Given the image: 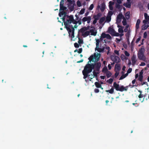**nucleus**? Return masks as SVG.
Wrapping results in <instances>:
<instances>
[{"label":"nucleus","mask_w":149,"mask_h":149,"mask_svg":"<svg viewBox=\"0 0 149 149\" xmlns=\"http://www.w3.org/2000/svg\"><path fill=\"white\" fill-rule=\"evenodd\" d=\"M86 65L91 72L93 69L95 71L99 72L101 67V63L100 62H95L94 63L91 64L88 63Z\"/></svg>","instance_id":"1"},{"label":"nucleus","mask_w":149,"mask_h":149,"mask_svg":"<svg viewBox=\"0 0 149 149\" xmlns=\"http://www.w3.org/2000/svg\"><path fill=\"white\" fill-rule=\"evenodd\" d=\"M113 86L117 91L123 92L124 91H127L128 86L124 87L123 86H119L118 84H117L116 82H114L113 84Z\"/></svg>","instance_id":"2"},{"label":"nucleus","mask_w":149,"mask_h":149,"mask_svg":"<svg viewBox=\"0 0 149 149\" xmlns=\"http://www.w3.org/2000/svg\"><path fill=\"white\" fill-rule=\"evenodd\" d=\"M65 28L68 31L70 36L71 34V37L72 38L74 37V29L72 25H69V26H65Z\"/></svg>","instance_id":"3"},{"label":"nucleus","mask_w":149,"mask_h":149,"mask_svg":"<svg viewBox=\"0 0 149 149\" xmlns=\"http://www.w3.org/2000/svg\"><path fill=\"white\" fill-rule=\"evenodd\" d=\"M91 72V70L85 65L84 70L82 71V73L84 75V79H86L87 77H89L90 75L88 74Z\"/></svg>","instance_id":"4"},{"label":"nucleus","mask_w":149,"mask_h":149,"mask_svg":"<svg viewBox=\"0 0 149 149\" xmlns=\"http://www.w3.org/2000/svg\"><path fill=\"white\" fill-rule=\"evenodd\" d=\"M91 72V70L85 65L84 70L82 71V73L84 75V79H86L87 77H89L90 75L88 74Z\"/></svg>","instance_id":"5"},{"label":"nucleus","mask_w":149,"mask_h":149,"mask_svg":"<svg viewBox=\"0 0 149 149\" xmlns=\"http://www.w3.org/2000/svg\"><path fill=\"white\" fill-rule=\"evenodd\" d=\"M67 18L68 19H67V23H68V25L72 23L75 24H77V21L74 19L72 15H71L70 16H67Z\"/></svg>","instance_id":"6"},{"label":"nucleus","mask_w":149,"mask_h":149,"mask_svg":"<svg viewBox=\"0 0 149 149\" xmlns=\"http://www.w3.org/2000/svg\"><path fill=\"white\" fill-rule=\"evenodd\" d=\"M100 42V40L99 39L96 40V47L95 50H97L98 52H103L104 49L103 47L102 48L99 47V44Z\"/></svg>","instance_id":"7"},{"label":"nucleus","mask_w":149,"mask_h":149,"mask_svg":"<svg viewBox=\"0 0 149 149\" xmlns=\"http://www.w3.org/2000/svg\"><path fill=\"white\" fill-rule=\"evenodd\" d=\"M111 59L112 61L116 63H119L120 61L119 57L116 55H111Z\"/></svg>","instance_id":"8"},{"label":"nucleus","mask_w":149,"mask_h":149,"mask_svg":"<svg viewBox=\"0 0 149 149\" xmlns=\"http://www.w3.org/2000/svg\"><path fill=\"white\" fill-rule=\"evenodd\" d=\"M137 56L139 60L146 62V57L144 54H137Z\"/></svg>","instance_id":"9"},{"label":"nucleus","mask_w":149,"mask_h":149,"mask_svg":"<svg viewBox=\"0 0 149 149\" xmlns=\"http://www.w3.org/2000/svg\"><path fill=\"white\" fill-rule=\"evenodd\" d=\"M125 17L121 13H120L117 16L116 18V22L118 23H120L122 19H123Z\"/></svg>","instance_id":"10"},{"label":"nucleus","mask_w":149,"mask_h":149,"mask_svg":"<svg viewBox=\"0 0 149 149\" xmlns=\"http://www.w3.org/2000/svg\"><path fill=\"white\" fill-rule=\"evenodd\" d=\"M91 16H89L83 17L82 19V21L83 23L87 21V23L88 24H89L91 22Z\"/></svg>","instance_id":"11"},{"label":"nucleus","mask_w":149,"mask_h":149,"mask_svg":"<svg viewBox=\"0 0 149 149\" xmlns=\"http://www.w3.org/2000/svg\"><path fill=\"white\" fill-rule=\"evenodd\" d=\"M64 1V0H61L60 4V11H64L67 9L66 7L63 6Z\"/></svg>","instance_id":"12"},{"label":"nucleus","mask_w":149,"mask_h":149,"mask_svg":"<svg viewBox=\"0 0 149 149\" xmlns=\"http://www.w3.org/2000/svg\"><path fill=\"white\" fill-rule=\"evenodd\" d=\"M144 16L145 19L143 21V23H148L149 22V15L148 16L147 14L145 13Z\"/></svg>","instance_id":"13"},{"label":"nucleus","mask_w":149,"mask_h":149,"mask_svg":"<svg viewBox=\"0 0 149 149\" xmlns=\"http://www.w3.org/2000/svg\"><path fill=\"white\" fill-rule=\"evenodd\" d=\"M131 60L132 62V65H134L137 61V59L136 56L134 54L131 58Z\"/></svg>","instance_id":"14"},{"label":"nucleus","mask_w":149,"mask_h":149,"mask_svg":"<svg viewBox=\"0 0 149 149\" xmlns=\"http://www.w3.org/2000/svg\"><path fill=\"white\" fill-rule=\"evenodd\" d=\"M98 54L100 55V54H96L95 53L94 54L93 56L94 57V59H95V62H97L99 61L100 56H98Z\"/></svg>","instance_id":"15"},{"label":"nucleus","mask_w":149,"mask_h":149,"mask_svg":"<svg viewBox=\"0 0 149 149\" xmlns=\"http://www.w3.org/2000/svg\"><path fill=\"white\" fill-rule=\"evenodd\" d=\"M108 31L109 33L111 34L112 36L113 35V33H115V31L114 30L110 27H109V28Z\"/></svg>","instance_id":"16"},{"label":"nucleus","mask_w":149,"mask_h":149,"mask_svg":"<svg viewBox=\"0 0 149 149\" xmlns=\"http://www.w3.org/2000/svg\"><path fill=\"white\" fill-rule=\"evenodd\" d=\"M143 72L142 71H141L139 72V77L138 79V80L140 82H142L143 81Z\"/></svg>","instance_id":"17"},{"label":"nucleus","mask_w":149,"mask_h":149,"mask_svg":"<svg viewBox=\"0 0 149 149\" xmlns=\"http://www.w3.org/2000/svg\"><path fill=\"white\" fill-rule=\"evenodd\" d=\"M90 32L91 33V35L95 36L97 33L96 30L95 31L94 29H91L90 30Z\"/></svg>","instance_id":"18"},{"label":"nucleus","mask_w":149,"mask_h":149,"mask_svg":"<svg viewBox=\"0 0 149 149\" xmlns=\"http://www.w3.org/2000/svg\"><path fill=\"white\" fill-rule=\"evenodd\" d=\"M144 25L142 26V30H145L149 26V22L143 23Z\"/></svg>","instance_id":"19"},{"label":"nucleus","mask_w":149,"mask_h":149,"mask_svg":"<svg viewBox=\"0 0 149 149\" xmlns=\"http://www.w3.org/2000/svg\"><path fill=\"white\" fill-rule=\"evenodd\" d=\"M102 15V14L101 13H99L96 15H94L93 17L94 19H97V20L99 19L100 18Z\"/></svg>","instance_id":"20"},{"label":"nucleus","mask_w":149,"mask_h":149,"mask_svg":"<svg viewBox=\"0 0 149 149\" xmlns=\"http://www.w3.org/2000/svg\"><path fill=\"white\" fill-rule=\"evenodd\" d=\"M101 8H100V10L102 12L104 11L105 9V4L103 2L102 3Z\"/></svg>","instance_id":"21"},{"label":"nucleus","mask_w":149,"mask_h":149,"mask_svg":"<svg viewBox=\"0 0 149 149\" xmlns=\"http://www.w3.org/2000/svg\"><path fill=\"white\" fill-rule=\"evenodd\" d=\"M88 59L89 60V61L88 62V63H90L91 61L95 62L94 61V57L93 55L90 56L88 58Z\"/></svg>","instance_id":"22"},{"label":"nucleus","mask_w":149,"mask_h":149,"mask_svg":"<svg viewBox=\"0 0 149 149\" xmlns=\"http://www.w3.org/2000/svg\"><path fill=\"white\" fill-rule=\"evenodd\" d=\"M90 33V31H86L84 33L82 34V36L84 37H86L89 35Z\"/></svg>","instance_id":"23"},{"label":"nucleus","mask_w":149,"mask_h":149,"mask_svg":"<svg viewBox=\"0 0 149 149\" xmlns=\"http://www.w3.org/2000/svg\"><path fill=\"white\" fill-rule=\"evenodd\" d=\"M140 22V19H138L136 25V29H138L139 28V25Z\"/></svg>","instance_id":"24"},{"label":"nucleus","mask_w":149,"mask_h":149,"mask_svg":"<svg viewBox=\"0 0 149 149\" xmlns=\"http://www.w3.org/2000/svg\"><path fill=\"white\" fill-rule=\"evenodd\" d=\"M123 5L128 8H130L131 6V3L129 2H128V3H127L126 4L124 3Z\"/></svg>","instance_id":"25"},{"label":"nucleus","mask_w":149,"mask_h":149,"mask_svg":"<svg viewBox=\"0 0 149 149\" xmlns=\"http://www.w3.org/2000/svg\"><path fill=\"white\" fill-rule=\"evenodd\" d=\"M109 71L108 70L107 67L106 66L104 67L102 69V72L104 73H106L107 72Z\"/></svg>","instance_id":"26"},{"label":"nucleus","mask_w":149,"mask_h":149,"mask_svg":"<svg viewBox=\"0 0 149 149\" xmlns=\"http://www.w3.org/2000/svg\"><path fill=\"white\" fill-rule=\"evenodd\" d=\"M95 85L97 88H101V85L99 82H96L95 83Z\"/></svg>","instance_id":"27"},{"label":"nucleus","mask_w":149,"mask_h":149,"mask_svg":"<svg viewBox=\"0 0 149 149\" xmlns=\"http://www.w3.org/2000/svg\"><path fill=\"white\" fill-rule=\"evenodd\" d=\"M144 48H141L137 54H144Z\"/></svg>","instance_id":"28"},{"label":"nucleus","mask_w":149,"mask_h":149,"mask_svg":"<svg viewBox=\"0 0 149 149\" xmlns=\"http://www.w3.org/2000/svg\"><path fill=\"white\" fill-rule=\"evenodd\" d=\"M106 91L107 92H109L110 94H113L114 92V88L112 87L110 90H106Z\"/></svg>","instance_id":"29"},{"label":"nucleus","mask_w":149,"mask_h":149,"mask_svg":"<svg viewBox=\"0 0 149 149\" xmlns=\"http://www.w3.org/2000/svg\"><path fill=\"white\" fill-rule=\"evenodd\" d=\"M65 17H63L62 18L63 21L64 22V25L65 26H66L68 25V22H67V20L66 21H65Z\"/></svg>","instance_id":"30"},{"label":"nucleus","mask_w":149,"mask_h":149,"mask_svg":"<svg viewBox=\"0 0 149 149\" xmlns=\"http://www.w3.org/2000/svg\"><path fill=\"white\" fill-rule=\"evenodd\" d=\"M115 68L116 69H117L118 71H119L120 69V65L118 63H116L115 65Z\"/></svg>","instance_id":"31"},{"label":"nucleus","mask_w":149,"mask_h":149,"mask_svg":"<svg viewBox=\"0 0 149 149\" xmlns=\"http://www.w3.org/2000/svg\"><path fill=\"white\" fill-rule=\"evenodd\" d=\"M105 74L107 78L110 77L112 75L111 73L109 71L107 72Z\"/></svg>","instance_id":"32"},{"label":"nucleus","mask_w":149,"mask_h":149,"mask_svg":"<svg viewBox=\"0 0 149 149\" xmlns=\"http://www.w3.org/2000/svg\"><path fill=\"white\" fill-rule=\"evenodd\" d=\"M123 21L122 22L123 25L124 26H125L127 24L126 19L125 18V17H124V18L123 19Z\"/></svg>","instance_id":"33"},{"label":"nucleus","mask_w":149,"mask_h":149,"mask_svg":"<svg viewBox=\"0 0 149 149\" xmlns=\"http://www.w3.org/2000/svg\"><path fill=\"white\" fill-rule=\"evenodd\" d=\"M105 18L104 17H102L100 18L99 21V23L100 24H102V23L105 20Z\"/></svg>","instance_id":"34"},{"label":"nucleus","mask_w":149,"mask_h":149,"mask_svg":"<svg viewBox=\"0 0 149 149\" xmlns=\"http://www.w3.org/2000/svg\"><path fill=\"white\" fill-rule=\"evenodd\" d=\"M59 11H60V12L59 13L58 15L60 17H61V15H63L65 13V12H65L64 11H63V10H62V11L59 10Z\"/></svg>","instance_id":"35"},{"label":"nucleus","mask_w":149,"mask_h":149,"mask_svg":"<svg viewBox=\"0 0 149 149\" xmlns=\"http://www.w3.org/2000/svg\"><path fill=\"white\" fill-rule=\"evenodd\" d=\"M86 29L84 27L81 28L80 30V31L82 33H84V32L86 31Z\"/></svg>","instance_id":"36"},{"label":"nucleus","mask_w":149,"mask_h":149,"mask_svg":"<svg viewBox=\"0 0 149 149\" xmlns=\"http://www.w3.org/2000/svg\"><path fill=\"white\" fill-rule=\"evenodd\" d=\"M107 34H105V33H103L101 35V39L102 40V38H104L106 37Z\"/></svg>","instance_id":"37"},{"label":"nucleus","mask_w":149,"mask_h":149,"mask_svg":"<svg viewBox=\"0 0 149 149\" xmlns=\"http://www.w3.org/2000/svg\"><path fill=\"white\" fill-rule=\"evenodd\" d=\"M95 71L94 70L93 72V74L94 75V77L95 76L96 77H97L98 74H99L100 72H97Z\"/></svg>","instance_id":"38"},{"label":"nucleus","mask_w":149,"mask_h":149,"mask_svg":"<svg viewBox=\"0 0 149 149\" xmlns=\"http://www.w3.org/2000/svg\"><path fill=\"white\" fill-rule=\"evenodd\" d=\"M111 19V17H109L108 16H107L106 18V21L109 22H110Z\"/></svg>","instance_id":"39"},{"label":"nucleus","mask_w":149,"mask_h":149,"mask_svg":"<svg viewBox=\"0 0 149 149\" xmlns=\"http://www.w3.org/2000/svg\"><path fill=\"white\" fill-rule=\"evenodd\" d=\"M113 14V12L111 11H109L107 16L111 17V16Z\"/></svg>","instance_id":"40"},{"label":"nucleus","mask_w":149,"mask_h":149,"mask_svg":"<svg viewBox=\"0 0 149 149\" xmlns=\"http://www.w3.org/2000/svg\"><path fill=\"white\" fill-rule=\"evenodd\" d=\"M104 47V49H106L108 50L107 54H108L110 51V47L109 46H107L106 47Z\"/></svg>","instance_id":"41"},{"label":"nucleus","mask_w":149,"mask_h":149,"mask_svg":"<svg viewBox=\"0 0 149 149\" xmlns=\"http://www.w3.org/2000/svg\"><path fill=\"white\" fill-rule=\"evenodd\" d=\"M85 9L84 8H83L81 9L79 13L80 14L82 15L85 12Z\"/></svg>","instance_id":"42"},{"label":"nucleus","mask_w":149,"mask_h":149,"mask_svg":"<svg viewBox=\"0 0 149 149\" xmlns=\"http://www.w3.org/2000/svg\"><path fill=\"white\" fill-rule=\"evenodd\" d=\"M113 79L110 78L107 80V82H109L110 84H111L113 82Z\"/></svg>","instance_id":"43"},{"label":"nucleus","mask_w":149,"mask_h":149,"mask_svg":"<svg viewBox=\"0 0 149 149\" xmlns=\"http://www.w3.org/2000/svg\"><path fill=\"white\" fill-rule=\"evenodd\" d=\"M120 36V34L116 32L115 31V33H113L112 36Z\"/></svg>","instance_id":"44"},{"label":"nucleus","mask_w":149,"mask_h":149,"mask_svg":"<svg viewBox=\"0 0 149 149\" xmlns=\"http://www.w3.org/2000/svg\"><path fill=\"white\" fill-rule=\"evenodd\" d=\"M125 36L126 37V38H129V37L130 36V32L129 31L127 32L125 34Z\"/></svg>","instance_id":"45"},{"label":"nucleus","mask_w":149,"mask_h":149,"mask_svg":"<svg viewBox=\"0 0 149 149\" xmlns=\"http://www.w3.org/2000/svg\"><path fill=\"white\" fill-rule=\"evenodd\" d=\"M77 6L79 7H80L81 6V3L80 1H77Z\"/></svg>","instance_id":"46"},{"label":"nucleus","mask_w":149,"mask_h":149,"mask_svg":"<svg viewBox=\"0 0 149 149\" xmlns=\"http://www.w3.org/2000/svg\"><path fill=\"white\" fill-rule=\"evenodd\" d=\"M69 8L71 11H72L74 9V6L73 5L72 6H69Z\"/></svg>","instance_id":"47"},{"label":"nucleus","mask_w":149,"mask_h":149,"mask_svg":"<svg viewBox=\"0 0 149 149\" xmlns=\"http://www.w3.org/2000/svg\"><path fill=\"white\" fill-rule=\"evenodd\" d=\"M118 31L119 33H122L123 32V30L122 28H119L118 29Z\"/></svg>","instance_id":"48"},{"label":"nucleus","mask_w":149,"mask_h":149,"mask_svg":"<svg viewBox=\"0 0 149 149\" xmlns=\"http://www.w3.org/2000/svg\"><path fill=\"white\" fill-rule=\"evenodd\" d=\"M106 38L107 39L109 40L111 39V37L109 34H107L106 37Z\"/></svg>","instance_id":"49"},{"label":"nucleus","mask_w":149,"mask_h":149,"mask_svg":"<svg viewBox=\"0 0 149 149\" xmlns=\"http://www.w3.org/2000/svg\"><path fill=\"white\" fill-rule=\"evenodd\" d=\"M139 92L140 93L138 96L139 97V98H141L143 97V95H142L141 94V91H139Z\"/></svg>","instance_id":"50"},{"label":"nucleus","mask_w":149,"mask_h":149,"mask_svg":"<svg viewBox=\"0 0 149 149\" xmlns=\"http://www.w3.org/2000/svg\"><path fill=\"white\" fill-rule=\"evenodd\" d=\"M94 7V5L93 4H92L90 6L89 8V9L90 10H92L93 8Z\"/></svg>","instance_id":"51"},{"label":"nucleus","mask_w":149,"mask_h":149,"mask_svg":"<svg viewBox=\"0 0 149 149\" xmlns=\"http://www.w3.org/2000/svg\"><path fill=\"white\" fill-rule=\"evenodd\" d=\"M116 7L118 9H120L121 8V6L119 4H116Z\"/></svg>","instance_id":"52"},{"label":"nucleus","mask_w":149,"mask_h":149,"mask_svg":"<svg viewBox=\"0 0 149 149\" xmlns=\"http://www.w3.org/2000/svg\"><path fill=\"white\" fill-rule=\"evenodd\" d=\"M147 33L146 32H145L143 33V37L144 38H146L147 36Z\"/></svg>","instance_id":"53"},{"label":"nucleus","mask_w":149,"mask_h":149,"mask_svg":"<svg viewBox=\"0 0 149 149\" xmlns=\"http://www.w3.org/2000/svg\"><path fill=\"white\" fill-rule=\"evenodd\" d=\"M79 39L78 43L79 44L83 43V40L82 39H80V38H79Z\"/></svg>","instance_id":"54"},{"label":"nucleus","mask_w":149,"mask_h":149,"mask_svg":"<svg viewBox=\"0 0 149 149\" xmlns=\"http://www.w3.org/2000/svg\"><path fill=\"white\" fill-rule=\"evenodd\" d=\"M129 27V26L127 25L126 26L125 28V29L124 30V32H127L128 30V28Z\"/></svg>","instance_id":"55"},{"label":"nucleus","mask_w":149,"mask_h":149,"mask_svg":"<svg viewBox=\"0 0 149 149\" xmlns=\"http://www.w3.org/2000/svg\"><path fill=\"white\" fill-rule=\"evenodd\" d=\"M74 45L75 48H78L79 47V45L77 43H74Z\"/></svg>","instance_id":"56"},{"label":"nucleus","mask_w":149,"mask_h":149,"mask_svg":"<svg viewBox=\"0 0 149 149\" xmlns=\"http://www.w3.org/2000/svg\"><path fill=\"white\" fill-rule=\"evenodd\" d=\"M94 19L93 22V24H95L97 22V19H95V18Z\"/></svg>","instance_id":"57"},{"label":"nucleus","mask_w":149,"mask_h":149,"mask_svg":"<svg viewBox=\"0 0 149 149\" xmlns=\"http://www.w3.org/2000/svg\"><path fill=\"white\" fill-rule=\"evenodd\" d=\"M125 54L126 56H129L130 55L129 53L127 51H125Z\"/></svg>","instance_id":"58"},{"label":"nucleus","mask_w":149,"mask_h":149,"mask_svg":"<svg viewBox=\"0 0 149 149\" xmlns=\"http://www.w3.org/2000/svg\"><path fill=\"white\" fill-rule=\"evenodd\" d=\"M132 69L131 68H129L127 71V72L128 73H131L132 71Z\"/></svg>","instance_id":"59"},{"label":"nucleus","mask_w":149,"mask_h":149,"mask_svg":"<svg viewBox=\"0 0 149 149\" xmlns=\"http://www.w3.org/2000/svg\"><path fill=\"white\" fill-rule=\"evenodd\" d=\"M82 51V48H80L79 49V50L78 51V53L79 54L81 53Z\"/></svg>","instance_id":"60"},{"label":"nucleus","mask_w":149,"mask_h":149,"mask_svg":"<svg viewBox=\"0 0 149 149\" xmlns=\"http://www.w3.org/2000/svg\"><path fill=\"white\" fill-rule=\"evenodd\" d=\"M109 8L110 10H112L113 9V6H111V5H109Z\"/></svg>","instance_id":"61"},{"label":"nucleus","mask_w":149,"mask_h":149,"mask_svg":"<svg viewBox=\"0 0 149 149\" xmlns=\"http://www.w3.org/2000/svg\"><path fill=\"white\" fill-rule=\"evenodd\" d=\"M146 65V63L145 62H142L139 65L140 66H144Z\"/></svg>","instance_id":"62"},{"label":"nucleus","mask_w":149,"mask_h":149,"mask_svg":"<svg viewBox=\"0 0 149 149\" xmlns=\"http://www.w3.org/2000/svg\"><path fill=\"white\" fill-rule=\"evenodd\" d=\"M141 36H139V37L136 40V43H137L139 42V41L141 40Z\"/></svg>","instance_id":"63"},{"label":"nucleus","mask_w":149,"mask_h":149,"mask_svg":"<svg viewBox=\"0 0 149 149\" xmlns=\"http://www.w3.org/2000/svg\"><path fill=\"white\" fill-rule=\"evenodd\" d=\"M94 92L95 93H98L99 92V90L97 88H95L94 89Z\"/></svg>","instance_id":"64"}]
</instances>
